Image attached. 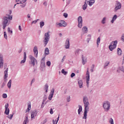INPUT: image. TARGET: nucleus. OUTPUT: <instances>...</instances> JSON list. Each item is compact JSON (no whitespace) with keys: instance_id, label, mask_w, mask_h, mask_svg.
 Instances as JSON below:
<instances>
[{"instance_id":"a19ab883","label":"nucleus","mask_w":124,"mask_h":124,"mask_svg":"<svg viewBox=\"0 0 124 124\" xmlns=\"http://www.w3.org/2000/svg\"><path fill=\"white\" fill-rule=\"evenodd\" d=\"M14 114H10L9 115H8V116H7V118H8V119H9L10 120H12V118H13V115H14Z\"/></svg>"},{"instance_id":"1a4fd4ad","label":"nucleus","mask_w":124,"mask_h":124,"mask_svg":"<svg viewBox=\"0 0 124 124\" xmlns=\"http://www.w3.org/2000/svg\"><path fill=\"white\" fill-rule=\"evenodd\" d=\"M122 8V3L119 1H117L115 3V7L114 8V12H117L118 10Z\"/></svg>"},{"instance_id":"338daca9","label":"nucleus","mask_w":124,"mask_h":124,"mask_svg":"<svg viewBox=\"0 0 124 124\" xmlns=\"http://www.w3.org/2000/svg\"><path fill=\"white\" fill-rule=\"evenodd\" d=\"M47 123V119H46L44 120L43 123V124H46Z\"/></svg>"},{"instance_id":"7c9ffc66","label":"nucleus","mask_w":124,"mask_h":124,"mask_svg":"<svg viewBox=\"0 0 124 124\" xmlns=\"http://www.w3.org/2000/svg\"><path fill=\"white\" fill-rule=\"evenodd\" d=\"M82 30L83 32H85V33H87V32H88V28H87V27L86 26L83 27Z\"/></svg>"},{"instance_id":"79ce46f5","label":"nucleus","mask_w":124,"mask_h":124,"mask_svg":"<svg viewBox=\"0 0 124 124\" xmlns=\"http://www.w3.org/2000/svg\"><path fill=\"white\" fill-rule=\"evenodd\" d=\"M44 95H45V97H44L42 104H44V102H45V101H46V100L47 99V96L45 94Z\"/></svg>"},{"instance_id":"c9c22d12","label":"nucleus","mask_w":124,"mask_h":124,"mask_svg":"<svg viewBox=\"0 0 124 124\" xmlns=\"http://www.w3.org/2000/svg\"><path fill=\"white\" fill-rule=\"evenodd\" d=\"M8 32L11 34V35H12L13 33V31H12V30H10V28H8Z\"/></svg>"},{"instance_id":"39448f33","label":"nucleus","mask_w":124,"mask_h":124,"mask_svg":"<svg viewBox=\"0 0 124 124\" xmlns=\"http://www.w3.org/2000/svg\"><path fill=\"white\" fill-rule=\"evenodd\" d=\"M117 44H118V41L117 40L111 42L108 47L110 51H113L114 49H116V47H117Z\"/></svg>"},{"instance_id":"2eb2a0df","label":"nucleus","mask_w":124,"mask_h":124,"mask_svg":"<svg viewBox=\"0 0 124 124\" xmlns=\"http://www.w3.org/2000/svg\"><path fill=\"white\" fill-rule=\"evenodd\" d=\"M4 80H6L8 77V68L4 71Z\"/></svg>"},{"instance_id":"0eeeda50","label":"nucleus","mask_w":124,"mask_h":124,"mask_svg":"<svg viewBox=\"0 0 124 124\" xmlns=\"http://www.w3.org/2000/svg\"><path fill=\"white\" fill-rule=\"evenodd\" d=\"M103 107L104 109H105V111L106 112H108V111L110 110V103L108 102H105L103 104Z\"/></svg>"},{"instance_id":"6ab92c4d","label":"nucleus","mask_w":124,"mask_h":124,"mask_svg":"<svg viewBox=\"0 0 124 124\" xmlns=\"http://www.w3.org/2000/svg\"><path fill=\"white\" fill-rule=\"evenodd\" d=\"M49 89V85L47 83H46L44 86V91H45L46 93H48V90Z\"/></svg>"},{"instance_id":"f8f14e48","label":"nucleus","mask_w":124,"mask_h":124,"mask_svg":"<svg viewBox=\"0 0 124 124\" xmlns=\"http://www.w3.org/2000/svg\"><path fill=\"white\" fill-rule=\"evenodd\" d=\"M54 93H55V89L54 88H52L48 96L49 100H51L53 98V96H54Z\"/></svg>"},{"instance_id":"13d9d810","label":"nucleus","mask_w":124,"mask_h":124,"mask_svg":"<svg viewBox=\"0 0 124 124\" xmlns=\"http://www.w3.org/2000/svg\"><path fill=\"white\" fill-rule=\"evenodd\" d=\"M16 4H20V3H21L20 0H16Z\"/></svg>"},{"instance_id":"4c0bfd02","label":"nucleus","mask_w":124,"mask_h":124,"mask_svg":"<svg viewBox=\"0 0 124 124\" xmlns=\"http://www.w3.org/2000/svg\"><path fill=\"white\" fill-rule=\"evenodd\" d=\"M21 7L24 8L26 7V5H27V3H20Z\"/></svg>"},{"instance_id":"4d7b16f0","label":"nucleus","mask_w":124,"mask_h":124,"mask_svg":"<svg viewBox=\"0 0 124 124\" xmlns=\"http://www.w3.org/2000/svg\"><path fill=\"white\" fill-rule=\"evenodd\" d=\"M34 82H35V79L34 78H33L31 81V86L32 84H33V83H34Z\"/></svg>"},{"instance_id":"a878e982","label":"nucleus","mask_w":124,"mask_h":124,"mask_svg":"<svg viewBox=\"0 0 124 124\" xmlns=\"http://www.w3.org/2000/svg\"><path fill=\"white\" fill-rule=\"evenodd\" d=\"M123 54V51H122V49L120 48H117V55L118 56H121Z\"/></svg>"},{"instance_id":"20e7f679","label":"nucleus","mask_w":124,"mask_h":124,"mask_svg":"<svg viewBox=\"0 0 124 124\" xmlns=\"http://www.w3.org/2000/svg\"><path fill=\"white\" fill-rule=\"evenodd\" d=\"M60 23L57 22L55 24V26L56 28H61V27H65L67 26V23L65 22L64 20H60Z\"/></svg>"},{"instance_id":"69168bd1","label":"nucleus","mask_w":124,"mask_h":124,"mask_svg":"<svg viewBox=\"0 0 124 124\" xmlns=\"http://www.w3.org/2000/svg\"><path fill=\"white\" fill-rule=\"evenodd\" d=\"M50 114H51V115H53V114H54V112H53V109L52 108L50 109Z\"/></svg>"},{"instance_id":"e433bc0d","label":"nucleus","mask_w":124,"mask_h":124,"mask_svg":"<svg viewBox=\"0 0 124 124\" xmlns=\"http://www.w3.org/2000/svg\"><path fill=\"white\" fill-rule=\"evenodd\" d=\"M8 107H9V104L7 103L5 105V109H6V110H8V109H9Z\"/></svg>"},{"instance_id":"393cba45","label":"nucleus","mask_w":124,"mask_h":124,"mask_svg":"<svg viewBox=\"0 0 124 124\" xmlns=\"http://www.w3.org/2000/svg\"><path fill=\"white\" fill-rule=\"evenodd\" d=\"M78 84L79 85V87L81 89L83 88V81L82 80H78Z\"/></svg>"},{"instance_id":"cd10ccee","label":"nucleus","mask_w":124,"mask_h":124,"mask_svg":"<svg viewBox=\"0 0 124 124\" xmlns=\"http://www.w3.org/2000/svg\"><path fill=\"white\" fill-rule=\"evenodd\" d=\"M12 80L10 79L7 83V87L9 89L11 88V84H12Z\"/></svg>"},{"instance_id":"58836bf2","label":"nucleus","mask_w":124,"mask_h":124,"mask_svg":"<svg viewBox=\"0 0 124 124\" xmlns=\"http://www.w3.org/2000/svg\"><path fill=\"white\" fill-rule=\"evenodd\" d=\"M9 112H10V110H9V109H8L6 110V109H5V114H6V115H9Z\"/></svg>"},{"instance_id":"9b49d317","label":"nucleus","mask_w":124,"mask_h":124,"mask_svg":"<svg viewBox=\"0 0 124 124\" xmlns=\"http://www.w3.org/2000/svg\"><path fill=\"white\" fill-rule=\"evenodd\" d=\"M78 27L80 29L82 28V26H83V18L82 16H79L78 18Z\"/></svg>"},{"instance_id":"ea45409f","label":"nucleus","mask_w":124,"mask_h":124,"mask_svg":"<svg viewBox=\"0 0 124 124\" xmlns=\"http://www.w3.org/2000/svg\"><path fill=\"white\" fill-rule=\"evenodd\" d=\"M62 73L64 75H66L67 74V72L64 71V69H62L61 71Z\"/></svg>"},{"instance_id":"774afa93","label":"nucleus","mask_w":124,"mask_h":124,"mask_svg":"<svg viewBox=\"0 0 124 124\" xmlns=\"http://www.w3.org/2000/svg\"><path fill=\"white\" fill-rule=\"evenodd\" d=\"M43 4L44 5H45V6H47V2L46 1L44 2Z\"/></svg>"},{"instance_id":"49530a36","label":"nucleus","mask_w":124,"mask_h":124,"mask_svg":"<svg viewBox=\"0 0 124 124\" xmlns=\"http://www.w3.org/2000/svg\"><path fill=\"white\" fill-rule=\"evenodd\" d=\"M4 37L5 39H7V34L6 31L4 32Z\"/></svg>"},{"instance_id":"9d476101","label":"nucleus","mask_w":124,"mask_h":124,"mask_svg":"<svg viewBox=\"0 0 124 124\" xmlns=\"http://www.w3.org/2000/svg\"><path fill=\"white\" fill-rule=\"evenodd\" d=\"M38 113V110L37 109H34L31 112V120H33V119H35V117L37 116V113Z\"/></svg>"},{"instance_id":"bf43d9fd","label":"nucleus","mask_w":124,"mask_h":124,"mask_svg":"<svg viewBox=\"0 0 124 124\" xmlns=\"http://www.w3.org/2000/svg\"><path fill=\"white\" fill-rule=\"evenodd\" d=\"M24 59L27 60V54L26 52L24 53Z\"/></svg>"},{"instance_id":"473e14b6","label":"nucleus","mask_w":124,"mask_h":124,"mask_svg":"<svg viewBox=\"0 0 124 124\" xmlns=\"http://www.w3.org/2000/svg\"><path fill=\"white\" fill-rule=\"evenodd\" d=\"M100 43V37H98L96 40V44H97V46L98 47L99 46V44Z\"/></svg>"},{"instance_id":"bb28decb","label":"nucleus","mask_w":124,"mask_h":124,"mask_svg":"<svg viewBox=\"0 0 124 124\" xmlns=\"http://www.w3.org/2000/svg\"><path fill=\"white\" fill-rule=\"evenodd\" d=\"M110 63V62L109 61H107L104 64V68L105 69H107V66H108V65H109V64Z\"/></svg>"},{"instance_id":"e2e57ef3","label":"nucleus","mask_w":124,"mask_h":124,"mask_svg":"<svg viewBox=\"0 0 124 124\" xmlns=\"http://www.w3.org/2000/svg\"><path fill=\"white\" fill-rule=\"evenodd\" d=\"M65 56H64L63 57V58L62 59V62H63L64 61V60H65Z\"/></svg>"},{"instance_id":"37998d69","label":"nucleus","mask_w":124,"mask_h":124,"mask_svg":"<svg viewBox=\"0 0 124 124\" xmlns=\"http://www.w3.org/2000/svg\"><path fill=\"white\" fill-rule=\"evenodd\" d=\"M119 69H120V70H121V71H122V72H123L124 73V66H122L120 67Z\"/></svg>"},{"instance_id":"6e6d98bb","label":"nucleus","mask_w":124,"mask_h":124,"mask_svg":"<svg viewBox=\"0 0 124 124\" xmlns=\"http://www.w3.org/2000/svg\"><path fill=\"white\" fill-rule=\"evenodd\" d=\"M27 59H24L23 60H22L20 62V63H25V62H26V60Z\"/></svg>"},{"instance_id":"f3484780","label":"nucleus","mask_w":124,"mask_h":124,"mask_svg":"<svg viewBox=\"0 0 124 124\" xmlns=\"http://www.w3.org/2000/svg\"><path fill=\"white\" fill-rule=\"evenodd\" d=\"M87 2H88V5L89 6H93L94 4V2H95V0H89Z\"/></svg>"},{"instance_id":"4be33fe9","label":"nucleus","mask_w":124,"mask_h":124,"mask_svg":"<svg viewBox=\"0 0 124 124\" xmlns=\"http://www.w3.org/2000/svg\"><path fill=\"white\" fill-rule=\"evenodd\" d=\"M50 54V50L48 47H46L45 50V56H48Z\"/></svg>"},{"instance_id":"f03ea898","label":"nucleus","mask_w":124,"mask_h":124,"mask_svg":"<svg viewBox=\"0 0 124 124\" xmlns=\"http://www.w3.org/2000/svg\"><path fill=\"white\" fill-rule=\"evenodd\" d=\"M7 16H4L3 17V21H2V25H3V29L4 30L9 24H10V21L9 20H12V16L10 15H6Z\"/></svg>"},{"instance_id":"680f3d73","label":"nucleus","mask_w":124,"mask_h":124,"mask_svg":"<svg viewBox=\"0 0 124 124\" xmlns=\"http://www.w3.org/2000/svg\"><path fill=\"white\" fill-rule=\"evenodd\" d=\"M74 76H75V73H72L71 74V78H73V77H74Z\"/></svg>"},{"instance_id":"c756f323","label":"nucleus","mask_w":124,"mask_h":124,"mask_svg":"<svg viewBox=\"0 0 124 124\" xmlns=\"http://www.w3.org/2000/svg\"><path fill=\"white\" fill-rule=\"evenodd\" d=\"M31 103H30V104H28V108H27L26 112H29L30 111H31Z\"/></svg>"},{"instance_id":"a211bd4d","label":"nucleus","mask_w":124,"mask_h":124,"mask_svg":"<svg viewBox=\"0 0 124 124\" xmlns=\"http://www.w3.org/2000/svg\"><path fill=\"white\" fill-rule=\"evenodd\" d=\"M29 114H26L25 116V119L24 121L23 124H27L29 123Z\"/></svg>"},{"instance_id":"aec40b11","label":"nucleus","mask_w":124,"mask_h":124,"mask_svg":"<svg viewBox=\"0 0 124 124\" xmlns=\"http://www.w3.org/2000/svg\"><path fill=\"white\" fill-rule=\"evenodd\" d=\"M118 18V16H117V15H115L112 18V20L111 21V23L112 24H114V22H115V21H116V20H117V18Z\"/></svg>"},{"instance_id":"f704fd0d","label":"nucleus","mask_w":124,"mask_h":124,"mask_svg":"<svg viewBox=\"0 0 124 124\" xmlns=\"http://www.w3.org/2000/svg\"><path fill=\"white\" fill-rule=\"evenodd\" d=\"M46 66H40V68L41 71H44L45 69Z\"/></svg>"},{"instance_id":"c03bdc74","label":"nucleus","mask_w":124,"mask_h":124,"mask_svg":"<svg viewBox=\"0 0 124 124\" xmlns=\"http://www.w3.org/2000/svg\"><path fill=\"white\" fill-rule=\"evenodd\" d=\"M121 40L123 42H124V33L122 34L121 37Z\"/></svg>"},{"instance_id":"4468645a","label":"nucleus","mask_w":124,"mask_h":124,"mask_svg":"<svg viewBox=\"0 0 124 124\" xmlns=\"http://www.w3.org/2000/svg\"><path fill=\"white\" fill-rule=\"evenodd\" d=\"M3 66V55L0 54V68Z\"/></svg>"},{"instance_id":"052dcab7","label":"nucleus","mask_w":124,"mask_h":124,"mask_svg":"<svg viewBox=\"0 0 124 124\" xmlns=\"http://www.w3.org/2000/svg\"><path fill=\"white\" fill-rule=\"evenodd\" d=\"M66 99L67 102H69L70 101V96H69V97H67Z\"/></svg>"},{"instance_id":"412c9836","label":"nucleus","mask_w":124,"mask_h":124,"mask_svg":"<svg viewBox=\"0 0 124 124\" xmlns=\"http://www.w3.org/2000/svg\"><path fill=\"white\" fill-rule=\"evenodd\" d=\"M41 66H45V57L42 59L41 61Z\"/></svg>"},{"instance_id":"c85d7f7f","label":"nucleus","mask_w":124,"mask_h":124,"mask_svg":"<svg viewBox=\"0 0 124 124\" xmlns=\"http://www.w3.org/2000/svg\"><path fill=\"white\" fill-rule=\"evenodd\" d=\"M82 64H83V65H85V64H86V63H87V58L84 59V57H82Z\"/></svg>"},{"instance_id":"6e6552de","label":"nucleus","mask_w":124,"mask_h":124,"mask_svg":"<svg viewBox=\"0 0 124 124\" xmlns=\"http://www.w3.org/2000/svg\"><path fill=\"white\" fill-rule=\"evenodd\" d=\"M86 86L87 88H89V85L90 84V72H89V68H87V71L86 74Z\"/></svg>"},{"instance_id":"7ed1b4c3","label":"nucleus","mask_w":124,"mask_h":124,"mask_svg":"<svg viewBox=\"0 0 124 124\" xmlns=\"http://www.w3.org/2000/svg\"><path fill=\"white\" fill-rule=\"evenodd\" d=\"M50 40V31H47V32L45 33L44 38V43L45 44V46H46L49 41Z\"/></svg>"},{"instance_id":"864d4df0","label":"nucleus","mask_w":124,"mask_h":124,"mask_svg":"<svg viewBox=\"0 0 124 124\" xmlns=\"http://www.w3.org/2000/svg\"><path fill=\"white\" fill-rule=\"evenodd\" d=\"M109 123H110V124H114V120L112 118H110V120H109Z\"/></svg>"},{"instance_id":"423d86ee","label":"nucleus","mask_w":124,"mask_h":124,"mask_svg":"<svg viewBox=\"0 0 124 124\" xmlns=\"http://www.w3.org/2000/svg\"><path fill=\"white\" fill-rule=\"evenodd\" d=\"M29 59L30 60V64H31L33 66H34L35 65V63H37V60L35 59L33 56L31 55L29 56Z\"/></svg>"},{"instance_id":"ddd939ff","label":"nucleus","mask_w":124,"mask_h":124,"mask_svg":"<svg viewBox=\"0 0 124 124\" xmlns=\"http://www.w3.org/2000/svg\"><path fill=\"white\" fill-rule=\"evenodd\" d=\"M70 47V43L69 42V39L67 38L65 43V49H69Z\"/></svg>"},{"instance_id":"0e129e2a","label":"nucleus","mask_w":124,"mask_h":124,"mask_svg":"<svg viewBox=\"0 0 124 124\" xmlns=\"http://www.w3.org/2000/svg\"><path fill=\"white\" fill-rule=\"evenodd\" d=\"M93 68H94V65H93V67L92 68V69H91V72H93Z\"/></svg>"},{"instance_id":"b1692460","label":"nucleus","mask_w":124,"mask_h":124,"mask_svg":"<svg viewBox=\"0 0 124 124\" xmlns=\"http://www.w3.org/2000/svg\"><path fill=\"white\" fill-rule=\"evenodd\" d=\"M88 7V4H87V0L85 1L84 4L82 6V9L83 10H86Z\"/></svg>"},{"instance_id":"2f4dec72","label":"nucleus","mask_w":124,"mask_h":124,"mask_svg":"<svg viewBox=\"0 0 124 124\" xmlns=\"http://www.w3.org/2000/svg\"><path fill=\"white\" fill-rule=\"evenodd\" d=\"M45 25V23H44V21H42L40 22V27L41 29H42L43 27H44V25Z\"/></svg>"},{"instance_id":"72a5a7b5","label":"nucleus","mask_w":124,"mask_h":124,"mask_svg":"<svg viewBox=\"0 0 124 124\" xmlns=\"http://www.w3.org/2000/svg\"><path fill=\"white\" fill-rule=\"evenodd\" d=\"M101 23H102V24H104L106 23V17H103V19L101 21Z\"/></svg>"},{"instance_id":"5701e85b","label":"nucleus","mask_w":124,"mask_h":124,"mask_svg":"<svg viewBox=\"0 0 124 124\" xmlns=\"http://www.w3.org/2000/svg\"><path fill=\"white\" fill-rule=\"evenodd\" d=\"M82 111H83V108H82V106L78 105V115L81 114V112H82Z\"/></svg>"},{"instance_id":"3c124183","label":"nucleus","mask_w":124,"mask_h":124,"mask_svg":"<svg viewBox=\"0 0 124 124\" xmlns=\"http://www.w3.org/2000/svg\"><path fill=\"white\" fill-rule=\"evenodd\" d=\"M27 0H20V3H26Z\"/></svg>"},{"instance_id":"5fc2aeb1","label":"nucleus","mask_w":124,"mask_h":124,"mask_svg":"<svg viewBox=\"0 0 124 124\" xmlns=\"http://www.w3.org/2000/svg\"><path fill=\"white\" fill-rule=\"evenodd\" d=\"M63 16H64V17H65V18H67V16H68V15L67 14V13H64L63 14Z\"/></svg>"},{"instance_id":"de8ad7c7","label":"nucleus","mask_w":124,"mask_h":124,"mask_svg":"<svg viewBox=\"0 0 124 124\" xmlns=\"http://www.w3.org/2000/svg\"><path fill=\"white\" fill-rule=\"evenodd\" d=\"M52 123H53V124H58V121H57V120H55L53 119Z\"/></svg>"},{"instance_id":"f257e3e1","label":"nucleus","mask_w":124,"mask_h":124,"mask_svg":"<svg viewBox=\"0 0 124 124\" xmlns=\"http://www.w3.org/2000/svg\"><path fill=\"white\" fill-rule=\"evenodd\" d=\"M83 104L84 105V112L83 117L82 119L84 120H87V117H88V112L89 111V105H90V103L89 102V98L87 96H84L83 97Z\"/></svg>"},{"instance_id":"09e8293b","label":"nucleus","mask_w":124,"mask_h":124,"mask_svg":"<svg viewBox=\"0 0 124 124\" xmlns=\"http://www.w3.org/2000/svg\"><path fill=\"white\" fill-rule=\"evenodd\" d=\"M3 98H7V94L6 93H3L2 94Z\"/></svg>"},{"instance_id":"8fccbe9b","label":"nucleus","mask_w":124,"mask_h":124,"mask_svg":"<svg viewBox=\"0 0 124 124\" xmlns=\"http://www.w3.org/2000/svg\"><path fill=\"white\" fill-rule=\"evenodd\" d=\"M80 51L79 49H77L75 51L76 55H78L79 54V52Z\"/></svg>"},{"instance_id":"dca6fc26","label":"nucleus","mask_w":124,"mask_h":124,"mask_svg":"<svg viewBox=\"0 0 124 124\" xmlns=\"http://www.w3.org/2000/svg\"><path fill=\"white\" fill-rule=\"evenodd\" d=\"M33 52L36 57H37L38 55V50L37 49V46H35L33 48Z\"/></svg>"},{"instance_id":"a18cd8bd","label":"nucleus","mask_w":124,"mask_h":124,"mask_svg":"<svg viewBox=\"0 0 124 124\" xmlns=\"http://www.w3.org/2000/svg\"><path fill=\"white\" fill-rule=\"evenodd\" d=\"M38 21H39V19H36V20H33V21L31 22V24H36L38 22Z\"/></svg>"},{"instance_id":"603ef678","label":"nucleus","mask_w":124,"mask_h":124,"mask_svg":"<svg viewBox=\"0 0 124 124\" xmlns=\"http://www.w3.org/2000/svg\"><path fill=\"white\" fill-rule=\"evenodd\" d=\"M46 65H47V66H50L51 65V62L47 61L46 62Z\"/></svg>"}]
</instances>
